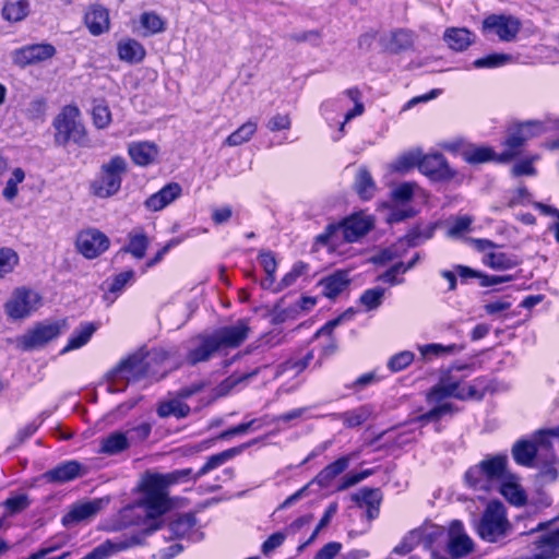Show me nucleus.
Returning a JSON list of instances; mask_svg holds the SVG:
<instances>
[{
	"mask_svg": "<svg viewBox=\"0 0 559 559\" xmlns=\"http://www.w3.org/2000/svg\"><path fill=\"white\" fill-rule=\"evenodd\" d=\"M355 189L362 199H369L374 191V182L366 168H360L355 179Z\"/></svg>",
	"mask_w": 559,
	"mask_h": 559,
	"instance_id": "nucleus-52",
	"label": "nucleus"
},
{
	"mask_svg": "<svg viewBox=\"0 0 559 559\" xmlns=\"http://www.w3.org/2000/svg\"><path fill=\"white\" fill-rule=\"evenodd\" d=\"M500 493L512 504L522 506L525 503L526 496L522 488L514 483H503L500 486Z\"/></svg>",
	"mask_w": 559,
	"mask_h": 559,
	"instance_id": "nucleus-56",
	"label": "nucleus"
},
{
	"mask_svg": "<svg viewBox=\"0 0 559 559\" xmlns=\"http://www.w3.org/2000/svg\"><path fill=\"white\" fill-rule=\"evenodd\" d=\"M372 412L370 405H361L344 413L333 414V416L341 419L345 427L355 428L366 423L372 415Z\"/></svg>",
	"mask_w": 559,
	"mask_h": 559,
	"instance_id": "nucleus-38",
	"label": "nucleus"
},
{
	"mask_svg": "<svg viewBox=\"0 0 559 559\" xmlns=\"http://www.w3.org/2000/svg\"><path fill=\"white\" fill-rule=\"evenodd\" d=\"M128 153L135 165L145 167L156 162L159 150L154 142L138 141L128 145Z\"/></svg>",
	"mask_w": 559,
	"mask_h": 559,
	"instance_id": "nucleus-23",
	"label": "nucleus"
},
{
	"mask_svg": "<svg viewBox=\"0 0 559 559\" xmlns=\"http://www.w3.org/2000/svg\"><path fill=\"white\" fill-rule=\"evenodd\" d=\"M513 61V57L509 53L495 52L473 61L476 69H496L503 67Z\"/></svg>",
	"mask_w": 559,
	"mask_h": 559,
	"instance_id": "nucleus-47",
	"label": "nucleus"
},
{
	"mask_svg": "<svg viewBox=\"0 0 559 559\" xmlns=\"http://www.w3.org/2000/svg\"><path fill=\"white\" fill-rule=\"evenodd\" d=\"M357 503H362L366 507L380 506L382 495L380 489L362 488L358 495L353 498Z\"/></svg>",
	"mask_w": 559,
	"mask_h": 559,
	"instance_id": "nucleus-61",
	"label": "nucleus"
},
{
	"mask_svg": "<svg viewBox=\"0 0 559 559\" xmlns=\"http://www.w3.org/2000/svg\"><path fill=\"white\" fill-rule=\"evenodd\" d=\"M84 22L90 33L98 36L109 29V12L100 4H92L85 12Z\"/></svg>",
	"mask_w": 559,
	"mask_h": 559,
	"instance_id": "nucleus-25",
	"label": "nucleus"
},
{
	"mask_svg": "<svg viewBox=\"0 0 559 559\" xmlns=\"http://www.w3.org/2000/svg\"><path fill=\"white\" fill-rule=\"evenodd\" d=\"M546 131L544 122L539 120H527L509 128L508 135L503 142L506 150L498 155L497 162L508 163L515 158L527 140L537 136Z\"/></svg>",
	"mask_w": 559,
	"mask_h": 559,
	"instance_id": "nucleus-8",
	"label": "nucleus"
},
{
	"mask_svg": "<svg viewBox=\"0 0 559 559\" xmlns=\"http://www.w3.org/2000/svg\"><path fill=\"white\" fill-rule=\"evenodd\" d=\"M257 441H258L257 439H253V440L242 443L238 447H234V448L227 449L225 451H222L219 453H216L214 455H211L210 457H207L204 465L197 473H194L193 480L195 481L199 478L206 475L207 473H210L211 471L222 466L227 461H229L233 457H235L236 455H239L240 453H242L246 449H248L252 444H255Z\"/></svg>",
	"mask_w": 559,
	"mask_h": 559,
	"instance_id": "nucleus-21",
	"label": "nucleus"
},
{
	"mask_svg": "<svg viewBox=\"0 0 559 559\" xmlns=\"http://www.w3.org/2000/svg\"><path fill=\"white\" fill-rule=\"evenodd\" d=\"M513 460L522 466H533L537 456V447L532 440H519L512 447Z\"/></svg>",
	"mask_w": 559,
	"mask_h": 559,
	"instance_id": "nucleus-34",
	"label": "nucleus"
},
{
	"mask_svg": "<svg viewBox=\"0 0 559 559\" xmlns=\"http://www.w3.org/2000/svg\"><path fill=\"white\" fill-rule=\"evenodd\" d=\"M142 490L143 497L136 503L127 506L119 512L117 528L139 525L146 520H156L170 509L168 490L158 480L148 476Z\"/></svg>",
	"mask_w": 559,
	"mask_h": 559,
	"instance_id": "nucleus-2",
	"label": "nucleus"
},
{
	"mask_svg": "<svg viewBox=\"0 0 559 559\" xmlns=\"http://www.w3.org/2000/svg\"><path fill=\"white\" fill-rule=\"evenodd\" d=\"M481 468H484L487 478L493 483L501 480L507 472L508 457L503 454L489 456L479 462Z\"/></svg>",
	"mask_w": 559,
	"mask_h": 559,
	"instance_id": "nucleus-35",
	"label": "nucleus"
},
{
	"mask_svg": "<svg viewBox=\"0 0 559 559\" xmlns=\"http://www.w3.org/2000/svg\"><path fill=\"white\" fill-rule=\"evenodd\" d=\"M67 330V320L37 324L33 330L22 336V347L26 350L41 347Z\"/></svg>",
	"mask_w": 559,
	"mask_h": 559,
	"instance_id": "nucleus-11",
	"label": "nucleus"
},
{
	"mask_svg": "<svg viewBox=\"0 0 559 559\" xmlns=\"http://www.w3.org/2000/svg\"><path fill=\"white\" fill-rule=\"evenodd\" d=\"M462 156L464 160L468 164H481L489 160H497L496 153L492 148L487 146H476L473 144H468L462 151Z\"/></svg>",
	"mask_w": 559,
	"mask_h": 559,
	"instance_id": "nucleus-39",
	"label": "nucleus"
},
{
	"mask_svg": "<svg viewBox=\"0 0 559 559\" xmlns=\"http://www.w3.org/2000/svg\"><path fill=\"white\" fill-rule=\"evenodd\" d=\"M218 350L217 343L212 334L201 336L199 345L188 352L186 359L189 365L195 366L199 362L210 360Z\"/></svg>",
	"mask_w": 559,
	"mask_h": 559,
	"instance_id": "nucleus-27",
	"label": "nucleus"
},
{
	"mask_svg": "<svg viewBox=\"0 0 559 559\" xmlns=\"http://www.w3.org/2000/svg\"><path fill=\"white\" fill-rule=\"evenodd\" d=\"M157 415L160 418H167L174 416L178 419L185 418L190 413V406L180 401V399H174L167 402H163L157 407Z\"/></svg>",
	"mask_w": 559,
	"mask_h": 559,
	"instance_id": "nucleus-42",
	"label": "nucleus"
},
{
	"mask_svg": "<svg viewBox=\"0 0 559 559\" xmlns=\"http://www.w3.org/2000/svg\"><path fill=\"white\" fill-rule=\"evenodd\" d=\"M417 348L424 360H430L433 357L451 355L461 350V347L456 344L442 345L438 343L418 345Z\"/></svg>",
	"mask_w": 559,
	"mask_h": 559,
	"instance_id": "nucleus-44",
	"label": "nucleus"
},
{
	"mask_svg": "<svg viewBox=\"0 0 559 559\" xmlns=\"http://www.w3.org/2000/svg\"><path fill=\"white\" fill-rule=\"evenodd\" d=\"M483 29L493 32L502 41H512L521 29V22L512 15L491 14L483 21Z\"/></svg>",
	"mask_w": 559,
	"mask_h": 559,
	"instance_id": "nucleus-14",
	"label": "nucleus"
},
{
	"mask_svg": "<svg viewBox=\"0 0 559 559\" xmlns=\"http://www.w3.org/2000/svg\"><path fill=\"white\" fill-rule=\"evenodd\" d=\"M416 531H419L420 544L426 548H431L432 545L444 535L443 527L428 522H425L421 526L417 527Z\"/></svg>",
	"mask_w": 559,
	"mask_h": 559,
	"instance_id": "nucleus-50",
	"label": "nucleus"
},
{
	"mask_svg": "<svg viewBox=\"0 0 559 559\" xmlns=\"http://www.w3.org/2000/svg\"><path fill=\"white\" fill-rule=\"evenodd\" d=\"M444 41L455 51L467 49L475 39V35L464 27H451L444 32Z\"/></svg>",
	"mask_w": 559,
	"mask_h": 559,
	"instance_id": "nucleus-31",
	"label": "nucleus"
},
{
	"mask_svg": "<svg viewBox=\"0 0 559 559\" xmlns=\"http://www.w3.org/2000/svg\"><path fill=\"white\" fill-rule=\"evenodd\" d=\"M29 3L26 0L8 2L2 9V15L9 22H20L27 16Z\"/></svg>",
	"mask_w": 559,
	"mask_h": 559,
	"instance_id": "nucleus-46",
	"label": "nucleus"
},
{
	"mask_svg": "<svg viewBox=\"0 0 559 559\" xmlns=\"http://www.w3.org/2000/svg\"><path fill=\"white\" fill-rule=\"evenodd\" d=\"M103 500L94 499L71 506L70 510L62 516V524L66 527L74 526L81 522L93 519L102 509Z\"/></svg>",
	"mask_w": 559,
	"mask_h": 559,
	"instance_id": "nucleus-18",
	"label": "nucleus"
},
{
	"mask_svg": "<svg viewBox=\"0 0 559 559\" xmlns=\"http://www.w3.org/2000/svg\"><path fill=\"white\" fill-rule=\"evenodd\" d=\"M250 328L246 320H238L233 325L223 326L216 330L212 336L221 348H236L240 346L247 338Z\"/></svg>",
	"mask_w": 559,
	"mask_h": 559,
	"instance_id": "nucleus-16",
	"label": "nucleus"
},
{
	"mask_svg": "<svg viewBox=\"0 0 559 559\" xmlns=\"http://www.w3.org/2000/svg\"><path fill=\"white\" fill-rule=\"evenodd\" d=\"M464 478L467 486L474 490L487 492L492 487L491 481L489 478H487V475L485 474V471L481 468L479 463L469 467L466 471Z\"/></svg>",
	"mask_w": 559,
	"mask_h": 559,
	"instance_id": "nucleus-40",
	"label": "nucleus"
},
{
	"mask_svg": "<svg viewBox=\"0 0 559 559\" xmlns=\"http://www.w3.org/2000/svg\"><path fill=\"white\" fill-rule=\"evenodd\" d=\"M129 242L121 250L123 252L130 253L135 259H142L148 247V238L143 231H131L128 235Z\"/></svg>",
	"mask_w": 559,
	"mask_h": 559,
	"instance_id": "nucleus-43",
	"label": "nucleus"
},
{
	"mask_svg": "<svg viewBox=\"0 0 559 559\" xmlns=\"http://www.w3.org/2000/svg\"><path fill=\"white\" fill-rule=\"evenodd\" d=\"M259 372V369H254L251 372H246L242 374H231L222 381L216 388V395L223 396L228 394L236 385L239 383L247 381L253 377H255Z\"/></svg>",
	"mask_w": 559,
	"mask_h": 559,
	"instance_id": "nucleus-53",
	"label": "nucleus"
},
{
	"mask_svg": "<svg viewBox=\"0 0 559 559\" xmlns=\"http://www.w3.org/2000/svg\"><path fill=\"white\" fill-rule=\"evenodd\" d=\"M53 127L56 129V144L61 146H66L69 143H74L80 146L87 145L88 138L84 126L79 120L78 108L72 106L64 107L55 118Z\"/></svg>",
	"mask_w": 559,
	"mask_h": 559,
	"instance_id": "nucleus-6",
	"label": "nucleus"
},
{
	"mask_svg": "<svg viewBox=\"0 0 559 559\" xmlns=\"http://www.w3.org/2000/svg\"><path fill=\"white\" fill-rule=\"evenodd\" d=\"M476 530L480 538L488 543H496L507 537L512 526L507 518L504 504L497 500L490 501L486 506Z\"/></svg>",
	"mask_w": 559,
	"mask_h": 559,
	"instance_id": "nucleus-5",
	"label": "nucleus"
},
{
	"mask_svg": "<svg viewBox=\"0 0 559 559\" xmlns=\"http://www.w3.org/2000/svg\"><path fill=\"white\" fill-rule=\"evenodd\" d=\"M123 432L127 435V441L129 445L139 444L145 441L151 432L152 425L147 421H141L138 425L128 426Z\"/></svg>",
	"mask_w": 559,
	"mask_h": 559,
	"instance_id": "nucleus-49",
	"label": "nucleus"
},
{
	"mask_svg": "<svg viewBox=\"0 0 559 559\" xmlns=\"http://www.w3.org/2000/svg\"><path fill=\"white\" fill-rule=\"evenodd\" d=\"M483 262L493 270H509L518 265L516 259L504 252H488L484 255Z\"/></svg>",
	"mask_w": 559,
	"mask_h": 559,
	"instance_id": "nucleus-45",
	"label": "nucleus"
},
{
	"mask_svg": "<svg viewBox=\"0 0 559 559\" xmlns=\"http://www.w3.org/2000/svg\"><path fill=\"white\" fill-rule=\"evenodd\" d=\"M373 227L371 216L356 213L345 218L340 224H330L324 231L316 237V243L328 246L337 245L341 239L346 242H356L367 235Z\"/></svg>",
	"mask_w": 559,
	"mask_h": 559,
	"instance_id": "nucleus-4",
	"label": "nucleus"
},
{
	"mask_svg": "<svg viewBox=\"0 0 559 559\" xmlns=\"http://www.w3.org/2000/svg\"><path fill=\"white\" fill-rule=\"evenodd\" d=\"M461 381L454 378L450 372L443 373L439 382L433 385L427 393V402L431 405V409L419 415L417 421L427 424L430 421H439L445 416H452L457 412L453 403L447 402L449 397L462 399Z\"/></svg>",
	"mask_w": 559,
	"mask_h": 559,
	"instance_id": "nucleus-3",
	"label": "nucleus"
},
{
	"mask_svg": "<svg viewBox=\"0 0 559 559\" xmlns=\"http://www.w3.org/2000/svg\"><path fill=\"white\" fill-rule=\"evenodd\" d=\"M385 289L382 287L369 288L360 296V302L367 310H374L382 304Z\"/></svg>",
	"mask_w": 559,
	"mask_h": 559,
	"instance_id": "nucleus-58",
	"label": "nucleus"
},
{
	"mask_svg": "<svg viewBox=\"0 0 559 559\" xmlns=\"http://www.w3.org/2000/svg\"><path fill=\"white\" fill-rule=\"evenodd\" d=\"M352 456L344 455L338 457L336 461L326 465L319 474L313 478L311 483L318 484L322 488L330 486L331 481L341 475L349 466Z\"/></svg>",
	"mask_w": 559,
	"mask_h": 559,
	"instance_id": "nucleus-28",
	"label": "nucleus"
},
{
	"mask_svg": "<svg viewBox=\"0 0 559 559\" xmlns=\"http://www.w3.org/2000/svg\"><path fill=\"white\" fill-rule=\"evenodd\" d=\"M182 193V188L178 182H169L164 186L159 191L152 194L145 201V206L150 211H160L165 209L167 205L173 203L175 200L180 198Z\"/></svg>",
	"mask_w": 559,
	"mask_h": 559,
	"instance_id": "nucleus-24",
	"label": "nucleus"
},
{
	"mask_svg": "<svg viewBox=\"0 0 559 559\" xmlns=\"http://www.w3.org/2000/svg\"><path fill=\"white\" fill-rule=\"evenodd\" d=\"M40 295L26 287L15 288L4 304V312L9 319L16 321L29 317L40 306Z\"/></svg>",
	"mask_w": 559,
	"mask_h": 559,
	"instance_id": "nucleus-9",
	"label": "nucleus"
},
{
	"mask_svg": "<svg viewBox=\"0 0 559 559\" xmlns=\"http://www.w3.org/2000/svg\"><path fill=\"white\" fill-rule=\"evenodd\" d=\"M93 121L96 128L105 129L111 121V114L107 106L96 105L92 110Z\"/></svg>",
	"mask_w": 559,
	"mask_h": 559,
	"instance_id": "nucleus-64",
	"label": "nucleus"
},
{
	"mask_svg": "<svg viewBox=\"0 0 559 559\" xmlns=\"http://www.w3.org/2000/svg\"><path fill=\"white\" fill-rule=\"evenodd\" d=\"M141 542L142 537L139 534H132L130 536L123 535L106 539L81 559H108L117 552L141 544Z\"/></svg>",
	"mask_w": 559,
	"mask_h": 559,
	"instance_id": "nucleus-15",
	"label": "nucleus"
},
{
	"mask_svg": "<svg viewBox=\"0 0 559 559\" xmlns=\"http://www.w3.org/2000/svg\"><path fill=\"white\" fill-rule=\"evenodd\" d=\"M84 468L78 461L71 460L58 464L56 467L45 472L41 477L50 484H63L81 477Z\"/></svg>",
	"mask_w": 559,
	"mask_h": 559,
	"instance_id": "nucleus-19",
	"label": "nucleus"
},
{
	"mask_svg": "<svg viewBox=\"0 0 559 559\" xmlns=\"http://www.w3.org/2000/svg\"><path fill=\"white\" fill-rule=\"evenodd\" d=\"M416 188L417 185L414 182H403L391 191L392 200L397 203H406L413 199Z\"/></svg>",
	"mask_w": 559,
	"mask_h": 559,
	"instance_id": "nucleus-62",
	"label": "nucleus"
},
{
	"mask_svg": "<svg viewBox=\"0 0 559 559\" xmlns=\"http://www.w3.org/2000/svg\"><path fill=\"white\" fill-rule=\"evenodd\" d=\"M432 234H433V227L428 226V227L421 229L420 227L417 226V227L412 228L407 233L406 240L411 247H417L423 241L430 239L432 237Z\"/></svg>",
	"mask_w": 559,
	"mask_h": 559,
	"instance_id": "nucleus-63",
	"label": "nucleus"
},
{
	"mask_svg": "<svg viewBox=\"0 0 559 559\" xmlns=\"http://www.w3.org/2000/svg\"><path fill=\"white\" fill-rule=\"evenodd\" d=\"M134 278L135 273L133 270H127L116 274L103 296L107 305H112L117 297L123 292L124 287L134 282Z\"/></svg>",
	"mask_w": 559,
	"mask_h": 559,
	"instance_id": "nucleus-32",
	"label": "nucleus"
},
{
	"mask_svg": "<svg viewBox=\"0 0 559 559\" xmlns=\"http://www.w3.org/2000/svg\"><path fill=\"white\" fill-rule=\"evenodd\" d=\"M559 558V527L543 535L536 542V551L532 559Z\"/></svg>",
	"mask_w": 559,
	"mask_h": 559,
	"instance_id": "nucleus-26",
	"label": "nucleus"
},
{
	"mask_svg": "<svg viewBox=\"0 0 559 559\" xmlns=\"http://www.w3.org/2000/svg\"><path fill=\"white\" fill-rule=\"evenodd\" d=\"M415 355L411 350H403L393 355L388 361V368L393 372L404 370L414 361Z\"/></svg>",
	"mask_w": 559,
	"mask_h": 559,
	"instance_id": "nucleus-60",
	"label": "nucleus"
},
{
	"mask_svg": "<svg viewBox=\"0 0 559 559\" xmlns=\"http://www.w3.org/2000/svg\"><path fill=\"white\" fill-rule=\"evenodd\" d=\"M109 238L96 228H87L79 233L75 241L76 250L86 259H95L109 248Z\"/></svg>",
	"mask_w": 559,
	"mask_h": 559,
	"instance_id": "nucleus-12",
	"label": "nucleus"
},
{
	"mask_svg": "<svg viewBox=\"0 0 559 559\" xmlns=\"http://www.w3.org/2000/svg\"><path fill=\"white\" fill-rule=\"evenodd\" d=\"M140 22L148 35L157 34L165 29V23L162 17L153 12H144L141 15Z\"/></svg>",
	"mask_w": 559,
	"mask_h": 559,
	"instance_id": "nucleus-59",
	"label": "nucleus"
},
{
	"mask_svg": "<svg viewBox=\"0 0 559 559\" xmlns=\"http://www.w3.org/2000/svg\"><path fill=\"white\" fill-rule=\"evenodd\" d=\"M348 284L349 277L347 271H336L320 281L323 295L331 299L338 296Z\"/></svg>",
	"mask_w": 559,
	"mask_h": 559,
	"instance_id": "nucleus-29",
	"label": "nucleus"
},
{
	"mask_svg": "<svg viewBox=\"0 0 559 559\" xmlns=\"http://www.w3.org/2000/svg\"><path fill=\"white\" fill-rule=\"evenodd\" d=\"M97 325L92 322H83L78 329L73 331L68 340V344L61 350L62 354L81 348L91 340L92 335L96 332Z\"/></svg>",
	"mask_w": 559,
	"mask_h": 559,
	"instance_id": "nucleus-33",
	"label": "nucleus"
},
{
	"mask_svg": "<svg viewBox=\"0 0 559 559\" xmlns=\"http://www.w3.org/2000/svg\"><path fill=\"white\" fill-rule=\"evenodd\" d=\"M420 543L419 531L414 528L403 536L401 542L393 548L392 554L405 556L413 551Z\"/></svg>",
	"mask_w": 559,
	"mask_h": 559,
	"instance_id": "nucleus-54",
	"label": "nucleus"
},
{
	"mask_svg": "<svg viewBox=\"0 0 559 559\" xmlns=\"http://www.w3.org/2000/svg\"><path fill=\"white\" fill-rule=\"evenodd\" d=\"M419 171L435 182H448L456 176V171L440 153L424 155Z\"/></svg>",
	"mask_w": 559,
	"mask_h": 559,
	"instance_id": "nucleus-13",
	"label": "nucleus"
},
{
	"mask_svg": "<svg viewBox=\"0 0 559 559\" xmlns=\"http://www.w3.org/2000/svg\"><path fill=\"white\" fill-rule=\"evenodd\" d=\"M25 179V173L22 168L17 167L12 171L11 177L8 179L7 185L2 191V195L7 201H12L19 193L17 185Z\"/></svg>",
	"mask_w": 559,
	"mask_h": 559,
	"instance_id": "nucleus-57",
	"label": "nucleus"
},
{
	"mask_svg": "<svg viewBox=\"0 0 559 559\" xmlns=\"http://www.w3.org/2000/svg\"><path fill=\"white\" fill-rule=\"evenodd\" d=\"M258 122L255 120H248L241 124L236 131L229 134L224 144L228 146H238L251 140L257 132Z\"/></svg>",
	"mask_w": 559,
	"mask_h": 559,
	"instance_id": "nucleus-41",
	"label": "nucleus"
},
{
	"mask_svg": "<svg viewBox=\"0 0 559 559\" xmlns=\"http://www.w3.org/2000/svg\"><path fill=\"white\" fill-rule=\"evenodd\" d=\"M127 170L128 164L122 156L110 158L102 165L99 177L91 185L93 194L103 199L115 195L121 188L122 176Z\"/></svg>",
	"mask_w": 559,
	"mask_h": 559,
	"instance_id": "nucleus-7",
	"label": "nucleus"
},
{
	"mask_svg": "<svg viewBox=\"0 0 559 559\" xmlns=\"http://www.w3.org/2000/svg\"><path fill=\"white\" fill-rule=\"evenodd\" d=\"M168 358L164 349H153L145 352L139 349L128 357L121 359L119 364L112 368L108 374V391L110 393L124 391L128 383L138 382L145 378H154L156 380L164 377L158 376L155 368L162 365Z\"/></svg>",
	"mask_w": 559,
	"mask_h": 559,
	"instance_id": "nucleus-1",
	"label": "nucleus"
},
{
	"mask_svg": "<svg viewBox=\"0 0 559 559\" xmlns=\"http://www.w3.org/2000/svg\"><path fill=\"white\" fill-rule=\"evenodd\" d=\"M415 34L411 29L399 28L390 34L385 48L393 53L408 50L413 47Z\"/></svg>",
	"mask_w": 559,
	"mask_h": 559,
	"instance_id": "nucleus-36",
	"label": "nucleus"
},
{
	"mask_svg": "<svg viewBox=\"0 0 559 559\" xmlns=\"http://www.w3.org/2000/svg\"><path fill=\"white\" fill-rule=\"evenodd\" d=\"M257 441H258L257 439H253V440L242 443L238 447H234V448L227 449L225 451H222L219 453H216L214 455H211L210 457H207L204 465L197 473H194L193 480L195 481L199 478L206 475L207 473H210L211 471L222 466L227 461H229L233 457H235L236 455H239L240 453H242L246 449H248L252 444H255Z\"/></svg>",
	"mask_w": 559,
	"mask_h": 559,
	"instance_id": "nucleus-20",
	"label": "nucleus"
},
{
	"mask_svg": "<svg viewBox=\"0 0 559 559\" xmlns=\"http://www.w3.org/2000/svg\"><path fill=\"white\" fill-rule=\"evenodd\" d=\"M119 58L129 63H136L145 57L144 47L135 39H123L118 43Z\"/></svg>",
	"mask_w": 559,
	"mask_h": 559,
	"instance_id": "nucleus-37",
	"label": "nucleus"
},
{
	"mask_svg": "<svg viewBox=\"0 0 559 559\" xmlns=\"http://www.w3.org/2000/svg\"><path fill=\"white\" fill-rule=\"evenodd\" d=\"M129 448L127 435L122 430H116L100 440L98 453L112 456L127 451Z\"/></svg>",
	"mask_w": 559,
	"mask_h": 559,
	"instance_id": "nucleus-30",
	"label": "nucleus"
},
{
	"mask_svg": "<svg viewBox=\"0 0 559 559\" xmlns=\"http://www.w3.org/2000/svg\"><path fill=\"white\" fill-rule=\"evenodd\" d=\"M170 537L187 538L197 542L201 538V533L197 527V519L191 513L179 515L168 524Z\"/></svg>",
	"mask_w": 559,
	"mask_h": 559,
	"instance_id": "nucleus-22",
	"label": "nucleus"
},
{
	"mask_svg": "<svg viewBox=\"0 0 559 559\" xmlns=\"http://www.w3.org/2000/svg\"><path fill=\"white\" fill-rule=\"evenodd\" d=\"M56 53V48L50 44L27 45L14 50L13 61L20 67L41 62L50 59Z\"/></svg>",
	"mask_w": 559,
	"mask_h": 559,
	"instance_id": "nucleus-17",
	"label": "nucleus"
},
{
	"mask_svg": "<svg viewBox=\"0 0 559 559\" xmlns=\"http://www.w3.org/2000/svg\"><path fill=\"white\" fill-rule=\"evenodd\" d=\"M550 438H559V426L535 431L532 441L536 443L537 452L543 449L550 452V456L554 457Z\"/></svg>",
	"mask_w": 559,
	"mask_h": 559,
	"instance_id": "nucleus-51",
	"label": "nucleus"
},
{
	"mask_svg": "<svg viewBox=\"0 0 559 559\" xmlns=\"http://www.w3.org/2000/svg\"><path fill=\"white\" fill-rule=\"evenodd\" d=\"M20 263L17 252L10 247L0 248V278H4L12 273Z\"/></svg>",
	"mask_w": 559,
	"mask_h": 559,
	"instance_id": "nucleus-48",
	"label": "nucleus"
},
{
	"mask_svg": "<svg viewBox=\"0 0 559 559\" xmlns=\"http://www.w3.org/2000/svg\"><path fill=\"white\" fill-rule=\"evenodd\" d=\"M473 540L466 534L463 523L459 520L451 522L447 534L445 555L439 556L432 551L435 559H459L473 550Z\"/></svg>",
	"mask_w": 559,
	"mask_h": 559,
	"instance_id": "nucleus-10",
	"label": "nucleus"
},
{
	"mask_svg": "<svg viewBox=\"0 0 559 559\" xmlns=\"http://www.w3.org/2000/svg\"><path fill=\"white\" fill-rule=\"evenodd\" d=\"M423 156L420 151L407 152L396 159L394 169L400 173H406L415 166L419 168Z\"/></svg>",
	"mask_w": 559,
	"mask_h": 559,
	"instance_id": "nucleus-55",
	"label": "nucleus"
}]
</instances>
